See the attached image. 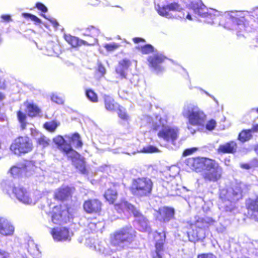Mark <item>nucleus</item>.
I'll list each match as a JSON object with an SVG mask.
<instances>
[{"label":"nucleus","mask_w":258,"mask_h":258,"mask_svg":"<svg viewBox=\"0 0 258 258\" xmlns=\"http://www.w3.org/2000/svg\"><path fill=\"white\" fill-rule=\"evenodd\" d=\"M192 166L195 169L204 167L205 172L203 175L205 180L217 182L222 177V168L215 160L203 157L193 159Z\"/></svg>","instance_id":"obj_1"},{"label":"nucleus","mask_w":258,"mask_h":258,"mask_svg":"<svg viewBox=\"0 0 258 258\" xmlns=\"http://www.w3.org/2000/svg\"><path fill=\"white\" fill-rule=\"evenodd\" d=\"M212 222L204 218H199L195 222L187 221L185 227L189 240L195 242L204 238Z\"/></svg>","instance_id":"obj_2"},{"label":"nucleus","mask_w":258,"mask_h":258,"mask_svg":"<svg viewBox=\"0 0 258 258\" xmlns=\"http://www.w3.org/2000/svg\"><path fill=\"white\" fill-rule=\"evenodd\" d=\"M136 237V232L132 226H126L113 233L110 237V244L119 249H123L125 245L132 243Z\"/></svg>","instance_id":"obj_3"},{"label":"nucleus","mask_w":258,"mask_h":258,"mask_svg":"<svg viewBox=\"0 0 258 258\" xmlns=\"http://www.w3.org/2000/svg\"><path fill=\"white\" fill-rule=\"evenodd\" d=\"M153 187V182L150 178L142 177L133 179L129 189L133 196L144 198L151 195Z\"/></svg>","instance_id":"obj_4"},{"label":"nucleus","mask_w":258,"mask_h":258,"mask_svg":"<svg viewBox=\"0 0 258 258\" xmlns=\"http://www.w3.org/2000/svg\"><path fill=\"white\" fill-rule=\"evenodd\" d=\"M71 207L68 204H58L53 206L48 212L51 222L55 225H62L72 219Z\"/></svg>","instance_id":"obj_5"},{"label":"nucleus","mask_w":258,"mask_h":258,"mask_svg":"<svg viewBox=\"0 0 258 258\" xmlns=\"http://www.w3.org/2000/svg\"><path fill=\"white\" fill-rule=\"evenodd\" d=\"M33 149L31 139L27 136H19L15 138L10 147V151L15 155L21 156L31 152Z\"/></svg>","instance_id":"obj_6"},{"label":"nucleus","mask_w":258,"mask_h":258,"mask_svg":"<svg viewBox=\"0 0 258 258\" xmlns=\"http://www.w3.org/2000/svg\"><path fill=\"white\" fill-rule=\"evenodd\" d=\"M245 21V17L242 13L236 12L222 16L220 21V24L227 29H231L233 26H241L242 29L244 30Z\"/></svg>","instance_id":"obj_7"},{"label":"nucleus","mask_w":258,"mask_h":258,"mask_svg":"<svg viewBox=\"0 0 258 258\" xmlns=\"http://www.w3.org/2000/svg\"><path fill=\"white\" fill-rule=\"evenodd\" d=\"M154 131L160 130L157 134L158 137L166 142H174L177 139L179 134L178 127H172L167 125L154 124L153 127Z\"/></svg>","instance_id":"obj_8"},{"label":"nucleus","mask_w":258,"mask_h":258,"mask_svg":"<svg viewBox=\"0 0 258 258\" xmlns=\"http://www.w3.org/2000/svg\"><path fill=\"white\" fill-rule=\"evenodd\" d=\"M187 118L189 123L195 126H203L205 124L207 115L197 106H194L187 111Z\"/></svg>","instance_id":"obj_9"},{"label":"nucleus","mask_w":258,"mask_h":258,"mask_svg":"<svg viewBox=\"0 0 258 258\" xmlns=\"http://www.w3.org/2000/svg\"><path fill=\"white\" fill-rule=\"evenodd\" d=\"M166 234L164 232H155L153 235L155 249L151 252L152 258H163V254L165 250Z\"/></svg>","instance_id":"obj_10"},{"label":"nucleus","mask_w":258,"mask_h":258,"mask_svg":"<svg viewBox=\"0 0 258 258\" xmlns=\"http://www.w3.org/2000/svg\"><path fill=\"white\" fill-rule=\"evenodd\" d=\"M103 204L98 199H88L83 204L84 211L87 214L100 215L102 211Z\"/></svg>","instance_id":"obj_11"},{"label":"nucleus","mask_w":258,"mask_h":258,"mask_svg":"<svg viewBox=\"0 0 258 258\" xmlns=\"http://www.w3.org/2000/svg\"><path fill=\"white\" fill-rule=\"evenodd\" d=\"M6 192L9 194V188L12 190L13 194L17 199L20 201L26 204H30L32 203V200L29 194L26 189L20 186H13L8 185L5 187Z\"/></svg>","instance_id":"obj_12"},{"label":"nucleus","mask_w":258,"mask_h":258,"mask_svg":"<svg viewBox=\"0 0 258 258\" xmlns=\"http://www.w3.org/2000/svg\"><path fill=\"white\" fill-rule=\"evenodd\" d=\"M50 234L56 241H70L71 239L69 229L66 227L53 228L51 230Z\"/></svg>","instance_id":"obj_13"},{"label":"nucleus","mask_w":258,"mask_h":258,"mask_svg":"<svg viewBox=\"0 0 258 258\" xmlns=\"http://www.w3.org/2000/svg\"><path fill=\"white\" fill-rule=\"evenodd\" d=\"M73 190L69 186H62L57 188L54 192V200L60 202L66 201L72 198Z\"/></svg>","instance_id":"obj_14"},{"label":"nucleus","mask_w":258,"mask_h":258,"mask_svg":"<svg viewBox=\"0 0 258 258\" xmlns=\"http://www.w3.org/2000/svg\"><path fill=\"white\" fill-rule=\"evenodd\" d=\"M167 59V58L163 55L156 54L149 56L148 59V65L149 67L152 68L157 73L162 72L163 68L161 64L163 63Z\"/></svg>","instance_id":"obj_15"},{"label":"nucleus","mask_w":258,"mask_h":258,"mask_svg":"<svg viewBox=\"0 0 258 258\" xmlns=\"http://www.w3.org/2000/svg\"><path fill=\"white\" fill-rule=\"evenodd\" d=\"M246 208L250 218L258 221V196L254 199H248L245 202Z\"/></svg>","instance_id":"obj_16"},{"label":"nucleus","mask_w":258,"mask_h":258,"mask_svg":"<svg viewBox=\"0 0 258 258\" xmlns=\"http://www.w3.org/2000/svg\"><path fill=\"white\" fill-rule=\"evenodd\" d=\"M111 187L107 188L103 194V197L106 202L109 205L115 203L118 198V192L115 189L118 184L116 182H111Z\"/></svg>","instance_id":"obj_17"},{"label":"nucleus","mask_w":258,"mask_h":258,"mask_svg":"<svg viewBox=\"0 0 258 258\" xmlns=\"http://www.w3.org/2000/svg\"><path fill=\"white\" fill-rule=\"evenodd\" d=\"M132 65V61L127 58H124L118 61L115 69V73L121 79H126L127 71Z\"/></svg>","instance_id":"obj_18"},{"label":"nucleus","mask_w":258,"mask_h":258,"mask_svg":"<svg viewBox=\"0 0 258 258\" xmlns=\"http://www.w3.org/2000/svg\"><path fill=\"white\" fill-rule=\"evenodd\" d=\"M238 145L233 140L230 141L224 144H221L217 149L219 154H234L237 151Z\"/></svg>","instance_id":"obj_19"},{"label":"nucleus","mask_w":258,"mask_h":258,"mask_svg":"<svg viewBox=\"0 0 258 258\" xmlns=\"http://www.w3.org/2000/svg\"><path fill=\"white\" fill-rule=\"evenodd\" d=\"M63 38L65 41L70 45L72 48H77L82 45L91 46L92 44L79 38L73 36L70 34H64Z\"/></svg>","instance_id":"obj_20"},{"label":"nucleus","mask_w":258,"mask_h":258,"mask_svg":"<svg viewBox=\"0 0 258 258\" xmlns=\"http://www.w3.org/2000/svg\"><path fill=\"white\" fill-rule=\"evenodd\" d=\"M181 8L177 3H172L167 5L159 7L158 10V14L167 18H172V16L169 13V11H179Z\"/></svg>","instance_id":"obj_21"},{"label":"nucleus","mask_w":258,"mask_h":258,"mask_svg":"<svg viewBox=\"0 0 258 258\" xmlns=\"http://www.w3.org/2000/svg\"><path fill=\"white\" fill-rule=\"evenodd\" d=\"M82 31L83 35L91 38V40L89 42L91 43L92 45L97 42V37L100 33L98 28L93 26H89L86 28L82 29Z\"/></svg>","instance_id":"obj_22"},{"label":"nucleus","mask_w":258,"mask_h":258,"mask_svg":"<svg viewBox=\"0 0 258 258\" xmlns=\"http://www.w3.org/2000/svg\"><path fill=\"white\" fill-rule=\"evenodd\" d=\"M160 216V221L163 222H167L174 219L175 210L173 208L164 207L158 212Z\"/></svg>","instance_id":"obj_23"},{"label":"nucleus","mask_w":258,"mask_h":258,"mask_svg":"<svg viewBox=\"0 0 258 258\" xmlns=\"http://www.w3.org/2000/svg\"><path fill=\"white\" fill-rule=\"evenodd\" d=\"M14 227L7 220L0 217V233L4 236L12 235Z\"/></svg>","instance_id":"obj_24"},{"label":"nucleus","mask_w":258,"mask_h":258,"mask_svg":"<svg viewBox=\"0 0 258 258\" xmlns=\"http://www.w3.org/2000/svg\"><path fill=\"white\" fill-rule=\"evenodd\" d=\"M103 105L105 109L109 112H114L119 104L115 99L109 95H104L103 97Z\"/></svg>","instance_id":"obj_25"},{"label":"nucleus","mask_w":258,"mask_h":258,"mask_svg":"<svg viewBox=\"0 0 258 258\" xmlns=\"http://www.w3.org/2000/svg\"><path fill=\"white\" fill-rule=\"evenodd\" d=\"M132 213L134 217L137 218L138 222L142 226H146L147 224V219L146 218L132 205V207H130L128 211Z\"/></svg>","instance_id":"obj_26"},{"label":"nucleus","mask_w":258,"mask_h":258,"mask_svg":"<svg viewBox=\"0 0 258 258\" xmlns=\"http://www.w3.org/2000/svg\"><path fill=\"white\" fill-rule=\"evenodd\" d=\"M114 209L119 213H123L125 210L128 211L132 204L128 202L124 199H121L120 201L114 204Z\"/></svg>","instance_id":"obj_27"},{"label":"nucleus","mask_w":258,"mask_h":258,"mask_svg":"<svg viewBox=\"0 0 258 258\" xmlns=\"http://www.w3.org/2000/svg\"><path fill=\"white\" fill-rule=\"evenodd\" d=\"M252 128L250 129H243L238 134L237 139L241 143H245L249 141L252 138Z\"/></svg>","instance_id":"obj_28"},{"label":"nucleus","mask_w":258,"mask_h":258,"mask_svg":"<svg viewBox=\"0 0 258 258\" xmlns=\"http://www.w3.org/2000/svg\"><path fill=\"white\" fill-rule=\"evenodd\" d=\"M26 108L28 112V115L31 117H35L38 115L40 112V109L33 103H29L26 106Z\"/></svg>","instance_id":"obj_29"},{"label":"nucleus","mask_w":258,"mask_h":258,"mask_svg":"<svg viewBox=\"0 0 258 258\" xmlns=\"http://www.w3.org/2000/svg\"><path fill=\"white\" fill-rule=\"evenodd\" d=\"M27 169V166L26 165H23L21 167L17 166H13L10 169V172L12 176L14 177H18L20 176L24 171H26Z\"/></svg>","instance_id":"obj_30"},{"label":"nucleus","mask_w":258,"mask_h":258,"mask_svg":"<svg viewBox=\"0 0 258 258\" xmlns=\"http://www.w3.org/2000/svg\"><path fill=\"white\" fill-rule=\"evenodd\" d=\"M118 116L121 120L127 121L130 119V116L128 114L126 109L120 104L117 107L116 111Z\"/></svg>","instance_id":"obj_31"},{"label":"nucleus","mask_w":258,"mask_h":258,"mask_svg":"<svg viewBox=\"0 0 258 258\" xmlns=\"http://www.w3.org/2000/svg\"><path fill=\"white\" fill-rule=\"evenodd\" d=\"M50 140L44 135H41L36 140V145L45 148L50 145Z\"/></svg>","instance_id":"obj_32"},{"label":"nucleus","mask_w":258,"mask_h":258,"mask_svg":"<svg viewBox=\"0 0 258 258\" xmlns=\"http://www.w3.org/2000/svg\"><path fill=\"white\" fill-rule=\"evenodd\" d=\"M59 125V123L55 120L47 121L43 124V127L50 133L54 132L56 128Z\"/></svg>","instance_id":"obj_33"},{"label":"nucleus","mask_w":258,"mask_h":258,"mask_svg":"<svg viewBox=\"0 0 258 258\" xmlns=\"http://www.w3.org/2000/svg\"><path fill=\"white\" fill-rule=\"evenodd\" d=\"M86 95L91 102L96 103L98 101L97 94L92 89H87L86 90Z\"/></svg>","instance_id":"obj_34"},{"label":"nucleus","mask_w":258,"mask_h":258,"mask_svg":"<svg viewBox=\"0 0 258 258\" xmlns=\"http://www.w3.org/2000/svg\"><path fill=\"white\" fill-rule=\"evenodd\" d=\"M75 167L80 172L85 174L87 172L85 162L83 159H79L75 163Z\"/></svg>","instance_id":"obj_35"},{"label":"nucleus","mask_w":258,"mask_h":258,"mask_svg":"<svg viewBox=\"0 0 258 258\" xmlns=\"http://www.w3.org/2000/svg\"><path fill=\"white\" fill-rule=\"evenodd\" d=\"M143 54H148L154 52L153 46L149 44L137 48Z\"/></svg>","instance_id":"obj_36"},{"label":"nucleus","mask_w":258,"mask_h":258,"mask_svg":"<svg viewBox=\"0 0 258 258\" xmlns=\"http://www.w3.org/2000/svg\"><path fill=\"white\" fill-rule=\"evenodd\" d=\"M58 148L64 154H68L73 151L71 144L68 143L66 140Z\"/></svg>","instance_id":"obj_37"},{"label":"nucleus","mask_w":258,"mask_h":258,"mask_svg":"<svg viewBox=\"0 0 258 258\" xmlns=\"http://www.w3.org/2000/svg\"><path fill=\"white\" fill-rule=\"evenodd\" d=\"M71 141L72 143L76 144L77 148H81L83 145L80 136L78 133H75L72 136Z\"/></svg>","instance_id":"obj_38"},{"label":"nucleus","mask_w":258,"mask_h":258,"mask_svg":"<svg viewBox=\"0 0 258 258\" xmlns=\"http://www.w3.org/2000/svg\"><path fill=\"white\" fill-rule=\"evenodd\" d=\"M22 16L25 19H30L31 20L34 22L35 24L36 25L42 23L41 20L34 15L30 13H22Z\"/></svg>","instance_id":"obj_39"},{"label":"nucleus","mask_w":258,"mask_h":258,"mask_svg":"<svg viewBox=\"0 0 258 258\" xmlns=\"http://www.w3.org/2000/svg\"><path fill=\"white\" fill-rule=\"evenodd\" d=\"M159 150L157 147L152 145H149L144 147L140 151V152L143 153H153L157 152Z\"/></svg>","instance_id":"obj_40"},{"label":"nucleus","mask_w":258,"mask_h":258,"mask_svg":"<svg viewBox=\"0 0 258 258\" xmlns=\"http://www.w3.org/2000/svg\"><path fill=\"white\" fill-rule=\"evenodd\" d=\"M119 44L116 43H111L105 44L104 47L107 51H113L117 49L119 47Z\"/></svg>","instance_id":"obj_41"},{"label":"nucleus","mask_w":258,"mask_h":258,"mask_svg":"<svg viewBox=\"0 0 258 258\" xmlns=\"http://www.w3.org/2000/svg\"><path fill=\"white\" fill-rule=\"evenodd\" d=\"M217 122L214 119H210L206 124V128L210 131L215 129Z\"/></svg>","instance_id":"obj_42"},{"label":"nucleus","mask_w":258,"mask_h":258,"mask_svg":"<svg viewBox=\"0 0 258 258\" xmlns=\"http://www.w3.org/2000/svg\"><path fill=\"white\" fill-rule=\"evenodd\" d=\"M199 15L202 17L207 18V20H206V21L207 22L211 23H213V18L214 17V15H212L208 12H204V13H200Z\"/></svg>","instance_id":"obj_43"},{"label":"nucleus","mask_w":258,"mask_h":258,"mask_svg":"<svg viewBox=\"0 0 258 258\" xmlns=\"http://www.w3.org/2000/svg\"><path fill=\"white\" fill-rule=\"evenodd\" d=\"M197 258H217V257L212 252H205L198 254Z\"/></svg>","instance_id":"obj_44"},{"label":"nucleus","mask_w":258,"mask_h":258,"mask_svg":"<svg viewBox=\"0 0 258 258\" xmlns=\"http://www.w3.org/2000/svg\"><path fill=\"white\" fill-rule=\"evenodd\" d=\"M65 140L61 136H57L53 139V142L54 144L57 146V148L59 147L63 143H64Z\"/></svg>","instance_id":"obj_45"},{"label":"nucleus","mask_w":258,"mask_h":258,"mask_svg":"<svg viewBox=\"0 0 258 258\" xmlns=\"http://www.w3.org/2000/svg\"><path fill=\"white\" fill-rule=\"evenodd\" d=\"M17 118L19 122L26 121L27 115L22 111L19 110L17 112Z\"/></svg>","instance_id":"obj_46"},{"label":"nucleus","mask_w":258,"mask_h":258,"mask_svg":"<svg viewBox=\"0 0 258 258\" xmlns=\"http://www.w3.org/2000/svg\"><path fill=\"white\" fill-rule=\"evenodd\" d=\"M35 8L43 13H46L48 11L47 7L43 4L40 2H37L35 4Z\"/></svg>","instance_id":"obj_47"},{"label":"nucleus","mask_w":258,"mask_h":258,"mask_svg":"<svg viewBox=\"0 0 258 258\" xmlns=\"http://www.w3.org/2000/svg\"><path fill=\"white\" fill-rule=\"evenodd\" d=\"M197 150V148L194 147L191 148L186 149L183 152L182 155L183 156H187L192 154Z\"/></svg>","instance_id":"obj_48"},{"label":"nucleus","mask_w":258,"mask_h":258,"mask_svg":"<svg viewBox=\"0 0 258 258\" xmlns=\"http://www.w3.org/2000/svg\"><path fill=\"white\" fill-rule=\"evenodd\" d=\"M40 15L45 19L48 20L55 28H57L58 27L59 24L56 20L48 18L45 15L43 14H40Z\"/></svg>","instance_id":"obj_49"},{"label":"nucleus","mask_w":258,"mask_h":258,"mask_svg":"<svg viewBox=\"0 0 258 258\" xmlns=\"http://www.w3.org/2000/svg\"><path fill=\"white\" fill-rule=\"evenodd\" d=\"M0 258H11L10 253L5 250L0 249Z\"/></svg>","instance_id":"obj_50"},{"label":"nucleus","mask_w":258,"mask_h":258,"mask_svg":"<svg viewBox=\"0 0 258 258\" xmlns=\"http://www.w3.org/2000/svg\"><path fill=\"white\" fill-rule=\"evenodd\" d=\"M133 41L135 43L137 44L139 43H144L146 41L144 38L141 37H135L133 39Z\"/></svg>","instance_id":"obj_51"},{"label":"nucleus","mask_w":258,"mask_h":258,"mask_svg":"<svg viewBox=\"0 0 258 258\" xmlns=\"http://www.w3.org/2000/svg\"><path fill=\"white\" fill-rule=\"evenodd\" d=\"M2 19L6 22H10L12 21L11 16L9 15H3L1 16Z\"/></svg>","instance_id":"obj_52"},{"label":"nucleus","mask_w":258,"mask_h":258,"mask_svg":"<svg viewBox=\"0 0 258 258\" xmlns=\"http://www.w3.org/2000/svg\"><path fill=\"white\" fill-rule=\"evenodd\" d=\"M241 168L248 170L251 168V165L248 163H242L240 165Z\"/></svg>","instance_id":"obj_53"},{"label":"nucleus","mask_w":258,"mask_h":258,"mask_svg":"<svg viewBox=\"0 0 258 258\" xmlns=\"http://www.w3.org/2000/svg\"><path fill=\"white\" fill-rule=\"evenodd\" d=\"M98 71L102 75H104L105 73V71H106L105 68L102 64H99L98 66Z\"/></svg>","instance_id":"obj_54"},{"label":"nucleus","mask_w":258,"mask_h":258,"mask_svg":"<svg viewBox=\"0 0 258 258\" xmlns=\"http://www.w3.org/2000/svg\"><path fill=\"white\" fill-rule=\"evenodd\" d=\"M252 131L253 133H257L258 132V124H254L252 126Z\"/></svg>","instance_id":"obj_55"},{"label":"nucleus","mask_w":258,"mask_h":258,"mask_svg":"<svg viewBox=\"0 0 258 258\" xmlns=\"http://www.w3.org/2000/svg\"><path fill=\"white\" fill-rule=\"evenodd\" d=\"M21 123V128L22 130H24L26 128L27 122L26 121L24 122H20Z\"/></svg>","instance_id":"obj_56"},{"label":"nucleus","mask_w":258,"mask_h":258,"mask_svg":"<svg viewBox=\"0 0 258 258\" xmlns=\"http://www.w3.org/2000/svg\"><path fill=\"white\" fill-rule=\"evenodd\" d=\"M186 18L188 19H189V20H192V18H191V17L190 16V14H188L186 16Z\"/></svg>","instance_id":"obj_57"},{"label":"nucleus","mask_w":258,"mask_h":258,"mask_svg":"<svg viewBox=\"0 0 258 258\" xmlns=\"http://www.w3.org/2000/svg\"><path fill=\"white\" fill-rule=\"evenodd\" d=\"M89 226H90V227H95V226H96V224H94V223H90V224H89Z\"/></svg>","instance_id":"obj_58"},{"label":"nucleus","mask_w":258,"mask_h":258,"mask_svg":"<svg viewBox=\"0 0 258 258\" xmlns=\"http://www.w3.org/2000/svg\"><path fill=\"white\" fill-rule=\"evenodd\" d=\"M256 111L258 113V107L256 109Z\"/></svg>","instance_id":"obj_59"}]
</instances>
